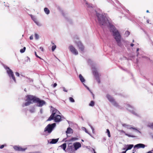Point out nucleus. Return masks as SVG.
<instances>
[{
	"label": "nucleus",
	"mask_w": 153,
	"mask_h": 153,
	"mask_svg": "<svg viewBox=\"0 0 153 153\" xmlns=\"http://www.w3.org/2000/svg\"><path fill=\"white\" fill-rule=\"evenodd\" d=\"M26 97L27 98V99L26 100V101H27V102L23 103L22 105L23 107L28 106L34 102H36L37 104V106L40 107H42L46 104V102L45 101L41 100L39 98H37L32 95H27Z\"/></svg>",
	"instance_id": "obj_1"
},
{
	"label": "nucleus",
	"mask_w": 153,
	"mask_h": 153,
	"mask_svg": "<svg viewBox=\"0 0 153 153\" xmlns=\"http://www.w3.org/2000/svg\"><path fill=\"white\" fill-rule=\"evenodd\" d=\"M58 111L56 109L54 108L52 112V114L47 120V121H50L54 120L56 122H59L61 121V116L58 114H56L57 112Z\"/></svg>",
	"instance_id": "obj_2"
},
{
	"label": "nucleus",
	"mask_w": 153,
	"mask_h": 153,
	"mask_svg": "<svg viewBox=\"0 0 153 153\" xmlns=\"http://www.w3.org/2000/svg\"><path fill=\"white\" fill-rule=\"evenodd\" d=\"M111 28L115 39L118 45L119 46H120L121 45L120 42L121 36L120 33L114 27L112 26Z\"/></svg>",
	"instance_id": "obj_3"
},
{
	"label": "nucleus",
	"mask_w": 153,
	"mask_h": 153,
	"mask_svg": "<svg viewBox=\"0 0 153 153\" xmlns=\"http://www.w3.org/2000/svg\"><path fill=\"white\" fill-rule=\"evenodd\" d=\"M96 15L100 25L101 26H105L106 23V18L102 14H100L99 13H97Z\"/></svg>",
	"instance_id": "obj_4"
},
{
	"label": "nucleus",
	"mask_w": 153,
	"mask_h": 153,
	"mask_svg": "<svg viewBox=\"0 0 153 153\" xmlns=\"http://www.w3.org/2000/svg\"><path fill=\"white\" fill-rule=\"evenodd\" d=\"M106 97L109 101L111 102L114 106L118 107L120 106L118 103L109 94H107Z\"/></svg>",
	"instance_id": "obj_5"
},
{
	"label": "nucleus",
	"mask_w": 153,
	"mask_h": 153,
	"mask_svg": "<svg viewBox=\"0 0 153 153\" xmlns=\"http://www.w3.org/2000/svg\"><path fill=\"white\" fill-rule=\"evenodd\" d=\"M56 125L55 123L48 124L45 128L44 131L45 132L47 131L48 133H50L56 126Z\"/></svg>",
	"instance_id": "obj_6"
},
{
	"label": "nucleus",
	"mask_w": 153,
	"mask_h": 153,
	"mask_svg": "<svg viewBox=\"0 0 153 153\" xmlns=\"http://www.w3.org/2000/svg\"><path fill=\"white\" fill-rule=\"evenodd\" d=\"M6 70H7V72L9 76L10 77H11L13 80L15 82H16V80L14 75L13 74V72L10 69V68L8 67H7L5 68Z\"/></svg>",
	"instance_id": "obj_7"
},
{
	"label": "nucleus",
	"mask_w": 153,
	"mask_h": 153,
	"mask_svg": "<svg viewBox=\"0 0 153 153\" xmlns=\"http://www.w3.org/2000/svg\"><path fill=\"white\" fill-rule=\"evenodd\" d=\"M93 74L95 76V79L97 80L99 83L100 82L99 78V74H98L97 70L96 69H94L93 70Z\"/></svg>",
	"instance_id": "obj_8"
},
{
	"label": "nucleus",
	"mask_w": 153,
	"mask_h": 153,
	"mask_svg": "<svg viewBox=\"0 0 153 153\" xmlns=\"http://www.w3.org/2000/svg\"><path fill=\"white\" fill-rule=\"evenodd\" d=\"M69 48L71 51L75 55L78 54V51L73 46H70Z\"/></svg>",
	"instance_id": "obj_9"
},
{
	"label": "nucleus",
	"mask_w": 153,
	"mask_h": 153,
	"mask_svg": "<svg viewBox=\"0 0 153 153\" xmlns=\"http://www.w3.org/2000/svg\"><path fill=\"white\" fill-rule=\"evenodd\" d=\"M77 45L80 50L83 51L84 50V47L81 42H79L77 43Z\"/></svg>",
	"instance_id": "obj_10"
},
{
	"label": "nucleus",
	"mask_w": 153,
	"mask_h": 153,
	"mask_svg": "<svg viewBox=\"0 0 153 153\" xmlns=\"http://www.w3.org/2000/svg\"><path fill=\"white\" fill-rule=\"evenodd\" d=\"M74 146L75 150L81 147V144L79 142H76L74 143Z\"/></svg>",
	"instance_id": "obj_11"
},
{
	"label": "nucleus",
	"mask_w": 153,
	"mask_h": 153,
	"mask_svg": "<svg viewBox=\"0 0 153 153\" xmlns=\"http://www.w3.org/2000/svg\"><path fill=\"white\" fill-rule=\"evenodd\" d=\"M145 146V145L143 144H141V143H139V144H137L135 145L134 146V147L135 148H144Z\"/></svg>",
	"instance_id": "obj_12"
},
{
	"label": "nucleus",
	"mask_w": 153,
	"mask_h": 153,
	"mask_svg": "<svg viewBox=\"0 0 153 153\" xmlns=\"http://www.w3.org/2000/svg\"><path fill=\"white\" fill-rule=\"evenodd\" d=\"M58 140L59 139H52L51 140V141L50 142V143L52 144H55L58 141Z\"/></svg>",
	"instance_id": "obj_13"
},
{
	"label": "nucleus",
	"mask_w": 153,
	"mask_h": 153,
	"mask_svg": "<svg viewBox=\"0 0 153 153\" xmlns=\"http://www.w3.org/2000/svg\"><path fill=\"white\" fill-rule=\"evenodd\" d=\"M60 147L62 149L64 150L65 151V149L66 148V143H64L62 145L60 146Z\"/></svg>",
	"instance_id": "obj_14"
},
{
	"label": "nucleus",
	"mask_w": 153,
	"mask_h": 153,
	"mask_svg": "<svg viewBox=\"0 0 153 153\" xmlns=\"http://www.w3.org/2000/svg\"><path fill=\"white\" fill-rule=\"evenodd\" d=\"M127 148L126 149V151L131 149L134 146V145L133 144H130L127 145Z\"/></svg>",
	"instance_id": "obj_15"
},
{
	"label": "nucleus",
	"mask_w": 153,
	"mask_h": 153,
	"mask_svg": "<svg viewBox=\"0 0 153 153\" xmlns=\"http://www.w3.org/2000/svg\"><path fill=\"white\" fill-rule=\"evenodd\" d=\"M72 131V129H71V128L70 127H69L67 128L66 133L67 134H70L71 133Z\"/></svg>",
	"instance_id": "obj_16"
},
{
	"label": "nucleus",
	"mask_w": 153,
	"mask_h": 153,
	"mask_svg": "<svg viewBox=\"0 0 153 153\" xmlns=\"http://www.w3.org/2000/svg\"><path fill=\"white\" fill-rule=\"evenodd\" d=\"M79 78L80 81L82 82H85V79H84L83 76L80 74L79 75Z\"/></svg>",
	"instance_id": "obj_17"
},
{
	"label": "nucleus",
	"mask_w": 153,
	"mask_h": 153,
	"mask_svg": "<svg viewBox=\"0 0 153 153\" xmlns=\"http://www.w3.org/2000/svg\"><path fill=\"white\" fill-rule=\"evenodd\" d=\"M44 10L45 12V13L46 14H48L49 13L50 10L47 8H46V7L45 8H44Z\"/></svg>",
	"instance_id": "obj_18"
},
{
	"label": "nucleus",
	"mask_w": 153,
	"mask_h": 153,
	"mask_svg": "<svg viewBox=\"0 0 153 153\" xmlns=\"http://www.w3.org/2000/svg\"><path fill=\"white\" fill-rule=\"evenodd\" d=\"M27 149V148H22L19 146V151H25Z\"/></svg>",
	"instance_id": "obj_19"
},
{
	"label": "nucleus",
	"mask_w": 153,
	"mask_h": 153,
	"mask_svg": "<svg viewBox=\"0 0 153 153\" xmlns=\"http://www.w3.org/2000/svg\"><path fill=\"white\" fill-rule=\"evenodd\" d=\"M29 111L31 113H34L35 112V108L32 107L29 110Z\"/></svg>",
	"instance_id": "obj_20"
},
{
	"label": "nucleus",
	"mask_w": 153,
	"mask_h": 153,
	"mask_svg": "<svg viewBox=\"0 0 153 153\" xmlns=\"http://www.w3.org/2000/svg\"><path fill=\"white\" fill-rule=\"evenodd\" d=\"M94 103L93 101H91L89 104V105L91 106H93L94 105Z\"/></svg>",
	"instance_id": "obj_21"
},
{
	"label": "nucleus",
	"mask_w": 153,
	"mask_h": 153,
	"mask_svg": "<svg viewBox=\"0 0 153 153\" xmlns=\"http://www.w3.org/2000/svg\"><path fill=\"white\" fill-rule=\"evenodd\" d=\"M25 47H24L23 49H22L20 50V52L21 53H23L25 51Z\"/></svg>",
	"instance_id": "obj_22"
},
{
	"label": "nucleus",
	"mask_w": 153,
	"mask_h": 153,
	"mask_svg": "<svg viewBox=\"0 0 153 153\" xmlns=\"http://www.w3.org/2000/svg\"><path fill=\"white\" fill-rule=\"evenodd\" d=\"M106 132L108 134V136L109 137H111V134H110V131L108 129H107L106 130Z\"/></svg>",
	"instance_id": "obj_23"
},
{
	"label": "nucleus",
	"mask_w": 153,
	"mask_h": 153,
	"mask_svg": "<svg viewBox=\"0 0 153 153\" xmlns=\"http://www.w3.org/2000/svg\"><path fill=\"white\" fill-rule=\"evenodd\" d=\"M69 100L71 102H75L74 100L72 97H70L69 98Z\"/></svg>",
	"instance_id": "obj_24"
},
{
	"label": "nucleus",
	"mask_w": 153,
	"mask_h": 153,
	"mask_svg": "<svg viewBox=\"0 0 153 153\" xmlns=\"http://www.w3.org/2000/svg\"><path fill=\"white\" fill-rule=\"evenodd\" d=\"M56 48V46L54 45L52 46V50L53 51Z\"/></svg>",
	"instance_id": "obj_25"
},
{
	"label": "nucleus",
	"mask_w": 153,
	"mask_h": 153,
	"mask_svg": "<svg viewBox=\"0 0 153 153\" xmlns=\"http://www.w3.org/2000/svg\"><path fill=\"white\" fill-rule=\"evenodd\" d=\"M70 144H69V145L68 146V148L69 149H72L73 148V146L72 145H70Z\"/></svg>",
	"instance_id": "obj_26"
},
{
	"label": "nucleus",
	"mask_w": 153,
	"mask_h": 153,
	"mask_svg": "<svg viewBox=\"0 0 153 153\" xmlns=\"http://www.w3.org/2000/svg\"><path fill=\"white\" fill-rule=\"evenodd\" d=\"M14 149L16 151H19V146H15L13 147Z\"/></svg>",
	"instance_id": "obj_27"
},
{
	"label": "nucleus",
	"mask_w": 153,
	"mask_h": 153,
	"mask_svg": "<svg viewBox=\"0 0 153 153\" xmlns=\"http://www.w3.org/2000/svg\"><path fill=\"white\" fill-rule=\"evenodd\" d=\"M35 37L36 39H37L39 38V36L37 33H35Z\"/></svg>",
	"instance_id": "obj_28"
},
{
	"label": "nucleus",
	"mask_w": 153,
	"mask_h": 153,
	"mask_svg": "<svg viewBox=\"0 0 153 153\" xmlns=\"http://www.w3.org/2000/svg\"><path fill=\"white\" fill-rule=\"evenodd\" d=\"M149 126L152 129H153V123L150 124L149 125Z\"/></svg>",
	"instance_id": "obj_29"
},
{
	"label": "nucleus",
	"mask_w": 153,
	"mask_h": 153,
	"mask_svg": "<svg viewBox=\"0 0 153 153\" xmlns=\"http://www.w3.org/2000/svg\"><path fill=\"white\" fill-rule=\"evenodd\" d=\"M85 4L87 5V7H91V5L90 4H88L87 2H86Z\"/></svg>",
	"instance_id": "obj_30"
},
{
	"label": "nucleus",
	"mask_w": 153,
	"mask_h": 153,
	"mask_svg": "<svg viewBox=\"0 0 153 153\" xmlns=\"http://www.w3.org/2000/svg\"><path fill=\"white\" fill-rule=\"evenodd\" d=\"M57 85V84L56 83H54L53 85V88L55 87Z\"/></svg>",
	"instance_id": "obj_31"
},
{
	"label": "nucleus",
	"mask_w": 153,
	"mask_h": 153,
	"mask_svg": "<svg viewBox=\"0 0 153 153\" xmlns=\"http://www.w3.org/2000/svg\"><path fill=\"white\" fill-rule=\"evenodd\" d=\"M39 49L42 51H43L44 49L42 47H40L39 48Z\"/></svg>",
	"instance_id": "obj_32"
},
{
	"label": "nucleus",
	"mask_w": 153,
	"mask_h": 153,
	"mask_svg": "<svg viewBox=\"0 0 153 153\" xmlns=\"http://www.w3.org/2000/svg\"><path fill=\"white\" fill-rule=\"evenodd\" d=\"M35 55H36V57H38V58H40V59H41L40 57H39V56H38L37 55V54H36V52H35Z\"/></svg>",
	"instance_id": "obj_33"
},
{
	"label": "nucleus",
	"mask_w": 153,
	"mask_h": 153,
	"mask_svg": "<svg viewBox=\"0 0 153 153\" xmlns=\"http://www.w3.org/2000/svg\"><path fill=\"white\" fill-rule=\"evenodd\" d=\"M16 75L17 76L19 77V74L18 72H16Z\"/></svg>",
	"instance_id": "obj_34"
},
{
	"label": "nucleus",
	"mask_w": 153,
	"mask_h": 153,
	"mask_svg": "<svg viewBox=\"0 0 153 153\" xmlns=\"http://www.w3.org/2000/svg\"><path fill=\"white\" fill-rule=\"evenodd\" d=\"M63 90L65 92H68V90L67 89H66L65 88H63Z\"/></svg>",
	"instance_id": "obj_35"
},
{
	"label": "nucleus",
	"mask_w": 153,
	"mask_h": 153,
	"mask_svg": "<svg viewBox=\"0 0 153 153\" xmlns=\"http://www.w3.org/2000/svg\"><path fill=\"white\" fill-rule=\"evenodd\" d=\"M4 145H1L0 146V149H2L4 147Z\"/></svg>",
	"instance_id": "obj_36"
},
{
	"label": "nucleus",
	"mask_w": 153,
	"mask_h": 153,
	"mask_svg": "<svg viewBox=\"0 0 153 153\" xmlns=\"http://www.w3.org/2000/svg\"><path fill=\"white\" fill-rule=\"evenodd\" d=\"M33 39V36H31L30 37V40H32Z\"/></svg>",
	"instance_id": "obj_37"
},
{
	"label": "nucleus",
	"mask_w": 153,
	"mask_h": 153,
	"mask_svg": "<svg viewBox=\"0 0 153 153\" xmlns=\"http://www.w3.org/2000/svg\"><path fill=\"white\" fill-rule=\"evenodd\" d=\"M126 135H127V136H128V137H134L133 136H131V135H129L128 134H126Z\"/></svg>",
	"instance_id": "obj_38"
},
{
	"label": "nucleus",
	"mask_w": 153,
	"mask_h": 153,
	"mask_svg": "<svg viewBox=\"0 0 153 153\" xmlns=\"http://www.w3.org/2000/svg\"><path fill=\"white\" fill-rule=\"evenodd\" d=\"M127 151H126V150L125 151L122 152V153H126V152Z\"/></svg>",
	"instance_id": "obj_39"
},
{
	"label": "nucleus",
	"mask_w": 153,
	"mask_h": 153,
	"mask_svg": "<svg viewBox=\"0 0 153 153\" xmlns=\"http://www.w3.org/2000/svg\"><path fill=\"white\" fill-rule=\"evenodd\" d=\"M130 45L131 46L133 47L134 46V45L133 44H131Z\"/></svg>",
	"instance_id": "obj_40"
},
{
	"label": "nucleus",
	"mask_w": 153,
	"mask_h": 153,
	"mask_svg": "<svg viewBox=\"0 0 153 153\" xmlns=\"http://www.w3.org/2000/svg\"><path fill=\"white\" fill-rule=\"evenodd\" d=\"M85 132L87 133H88V131L85 128Z\"/></svg>",
	"instance_id": "obj_41"
},
{
	"label": "nucleus",
	"mask_w": 153,
	"mask_h": 153,
	"mask_svg": "<svg viewBox=\"0 0 153 153\" xmlns=\"http://www.w3.org/2000/svg\"><path fill=\"white\" fill-rule=\"evenodd\" d=\"M93 151H94V153H96L94 149H93Z\"/></svg>",
	"instance_id": "obj_42"
},
{
	"label": "nucleus",
	"mask_w": 153,
	"mask_h": 153,
	"mask_svg": "<svg viewBox=\"0 0 153 153\" xmlns=\"http://www.w3.org/2000/svg\"><path fill=\"white\" fill-rule=\"evenodd\" d=\"M51 43L53 45H55V44H54L53 42L52 41H51Z\"/></svg>",
	"instance_id": "obj_43"
},
{
	"label": "nucleus",
	"mask_w": 153,
	"mask_h": 153,
	"mask_svg": "<svg viewBox=\"0 0 153 153\" xmlns=\"http://www.w3.org/2000/svg\"><path fill=\"white\" fill-rule=\"evenodd\" d=\"M147 153H152V152L151 151H149Z\"/></svg>",
	"instance_id": "obj_44"
},
{
	"label": "nucleus",
	"mask_w": 153,
	"mask_h": 153,
	"mask_svg": "<svg viewBox=\"0 0 153 153\" xmlns=\"http://www.w3.org/2000/svg\"><path fill=\"white\" fill-rule=\"evenodd\" d=\"M126 148H123V150H126Z\"/></svg>",
	"instance_id": "obj_45"
},
{
	"label": "nucleus",
	"mask_w": 153,
	"mask_h": 153,
	"mask_svg": "<svg viewBox=\"0 0 153 153\" xmlns=\"http://www.w3.org/2000/svg\"><path fill=\"white\" fill-rule=\"evenodd\" d=\"M146 12H147V13H148V12H149V11L148 10H147L146 11Z\"/></svg>",
	"instance_id": "obj_46"
},
{
	"label": "nucleus",
	"mask_w": 153,
	"mask_h": 153,
	"mask_svg": "<svg viewBox=\"0 0 153 153\" xmlns=\"http://www.w3.org/2000/svg\"><path fill=\"white\" fill-rule=\"evenodd\" d=\"M134 42V40H133V42Z\"/></svg>",
	"instance_id": "obj_47"
},
{
	"label": "nucleus",
	"mask_w": 153,
	"mask_h": 153,
	"mask_svg": "<svg viewBox=\"0 0 153 153\" xmlns=\"http://www.w3.org/2000/svg\"><path fill=\"white\" fill-rule=\"evenodd\" d=\"M137 51H138V49H137Z\"/></svg>",
	"instance_id": "obj_48"
},
{
	"label": "nucleus",
	"mask_w": 153,
	"mask_h": 153,
	"mask_svg": "<svg viewBox=\"0 0 153 153\" xmlns=\"http://www.w3.org/2000/svg\"><path fill=\"white\" fill-rule=\"evenodd\" d=\"M152 138H153V136H152Z\"/></svg>",
	"instance_id": "obj_49"
},
{
	"label": "nucleus",
	"mask_w": 153,
	"mask_h": 153,
	"mask_svg": "<svg viewBox=\"0 0 153 153\" xmlns=\"http://www.w3.org/2000/svg\"><path fill=\"white\" fill-rule=\"evenodd\" d=\"M132 153H134V152H133Z\"/></svg>",
	"instance_id": "obj_50"
}]
</instances>
